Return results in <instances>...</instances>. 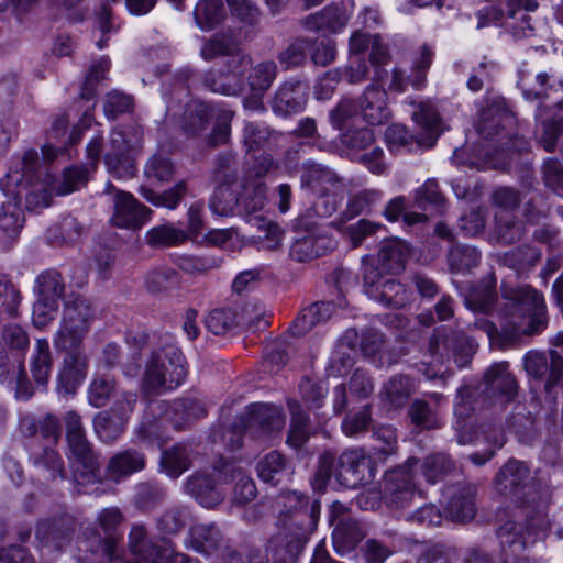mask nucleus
<instances>
[{"label":"nucleus","instance_id":"nucleus-61","mask_svg":"<svg viewBox=\"0 0 563 563\" xmlns=\"http://www.w3.org/2000/svg\"><path fill=\"white\" fill-rule=\"evenodd\" d=\"M93 428L99 439L104 443H112L125 431L126 423L109 410L97 413L93 418Z\"/></svg>","mask_w":563,"mask_h":563},{"label":"nucleus","instance_id":"nucleus-23","mask_svg":"<svg viewBox=\"0 0 563 563\" xmlns=\"http://www.w3.org/2000/svg\"><path fill=\"white\" fill-rule=\"evenodd\" d=\"M521 526L509 520L497 530L503 563H537L536 560L520 554L527 548V540L522 536Z\"/></svg>","mask_w":563,"mask_h":563},{"label":"nucleus","instance_id":"nucleus-62","mask_svg":"<svg viewBox=\"0 0 563 563\" xmlns=\"http://www.w3.org/2000/svg\"><path fill=\"white\" fill-rule=\"evenodd\" d=\"M224 16L222 0H199L194 10L197 26L202 31L216 27Z\"/></svg>","mask_w":563,"mask_h":563},{"label":"nucleus","instance_id":"nucleus-64","mask_svg":"<svg viewBox=\"0 0 563 563\" xmlns=\"http://www.w3.org/2000/svg\"><path fill=\"white\" fill-rule=\"evenodd\" d=\"M213 107L205 102H194L188 106L185 114L184 131L196 136L206 130L209 119L213 115Z\"/></svg>","mask_w":563,"mask_h":563},{"label":"nucleus","instance_id":"nucleus-47","mask_svg":"<svg viewBox=\"0 0 563 563\" xmlns=\"http://www.w3.org/2000/svg\"><path fill=\"white\" fill-rule=\"evenodd\" d=\"M164 364L157 354V351L152 352L151 357L145 364V371L141 383V391L145 398L156 397L167 390L168 382L164 376Z\"/></svg>","mask_w":563,"mask_h":563},{"label":"nucleus","instance_id":"nucleus-6","mask_svg":"<svg viewBox=\"0 0 563 563\" xmlns=\"http://www.w3.org/2000/svg\"><path fill=\"white\" fill-rule=\"evenodd\" d=\"M321 505L318 499L292 517H286L282 526L287 530L285 543L273 549V563H297L310 536L316 531L320 519Z\"/></svg>","mask_w":563,"mask_h":563},{"label":"nucleus","instance_id":"nucleus-37","mask_svg":"<svg viewBox=\"0 0 563 563\" xmlns=\"http://www.w3.org/2000/svg\"><path fill=\"white\" fill-rule=\"evenodd\" d=\"M287 405L290 413V424L286 442L289 446L300 450L312 434L311 420L298 400H288Z\"/></svg>","mask_w":563,"mask_h":563},{"label":"nucleus","instance_id":"nucleus-48","mask_svg":"<svg viewBox=\"0 0 563 563\" xmlns=\"http://www.w3.org/2000/svg\"><path fill=\"white\" fill-rule=\"evenodd\" d=\"M528 140L515 136L509 140L506 148L498 150L493 157L485 162V165L501 173H516L519 161L515 156L528 151Z\"/></svg>","mask_w":563,"mask_h":563},{"label":"nucleus","instance_id":"nucleus-39","mask_svg":"<svg viewBox=\"0 0 563 563\" xmlns=\"http://www.w3.org/2000/svg\"><path fill=\"white\" fill-rule=\"evenodd\" d=\"M485 103L479 112L477 130L483 137L492 139L499 133V126L509 119V113L501 97L486 99Z\"/></svg>","mask_w":563,"mask_h":563},{"label":"nucleus","instance_id":"nucleus-57","mask_svg":"<svg viewBox=\"0 0 563 563\" xmlns=\"http://www.w3.org/2000/svg\"><path fill=\"white\" fill-rule=\"evenodd\" d=\"M167 492L157 481L141 482L135 487L134 505L142 511H152L161 506Z\"/></svg>","mask_w":563,"mask_h":563},{"label":"nucleus","instance_id":"nucleus-40","mask_svg":"<svg viewBox=\"0 0 563 563\" xmlns=\"http://www.w3.org/2000/svg\"><path fill=\"white\" fill-rule=\"evenodd\" d=\"M92 316L93 312L88 300L76 297L65 302L60 327L87 335Z\"/></svg>","mask_w":563,"mask_h":563},{"label":"nucleus","instance_id":"nucleus-51","mask_svg":"<svg viewBox=\"0 0 563 563\" xmlns=\"http://www.w3.org/2000/svg\"><path fill=\"white\" fill-rule=\"evenodd\" d=\"M482 258V253L472 245L453 243L448 251L446 262L451 273L466 274L476 268Z\"/></svg>","mask_w":563,"mask_h":563},{"label":"nucleus","instance_id":"nucleus-16","mask_svg":"<svg viewBox=\"0 0 563 563\" xmlns=\"http://www.w3.org/2000/svg\"><path fill=\"white\" fill-rule=\"evenodd\" d=\"M76 527L75 517L63 514L58 517L41 520L35 530V538L41 545L62 551L69 545Z\"/></svg>","mask_w":563,"mask_h":563},{"label":"nucleus","instance_id":"nucleus-32","mask_svg":"<svg viewBox=\"0 0 563 563\" xmlns=\"http://www.w3.org/2000/svg\"><path fill=\"white\" fill-rule=\"evenodd\" d=\"M518 85L526 100H543L551 92H563V80H559L545 71L538 73L533 77L530 74H521Z\"/></svg>","mask_w":563,"mask_h":563},{"label":"nucleus","instance_id":"nucleus-63","mask_svg":"<svg viewBox=\"0 0 563 563\" xmlns=\"http://www.w3.org/2000/svg\"><path fill=\"white\" fill-rule=\"evenodd\" d=\"M3 375H5V380H8L9 387L13 390L15 399L26 401L33 396L34 389L27 377L24 362H21V365L2 367Z\"/></svg>","mask_w":563,"mask_h":563},{"label":"nucleus","instance_id":"nucleus-17","mask_svg":"<svg viewBox=\"0 0 563 563\" xmlns=\"http://www.w3.org/2000/svg\"><path fill=\"white\" fill-rule=\"evenodd\" d=\"M75 462L74 478L79 485L101 482L100 454L88 439L68 444Z\"/></svg>","mask_w":563,"mask_h":563},{"label":"nucleus","instance_id":"nucleus-5","mask_svg":"<svg viewBox=\"0 0 563 563\" xmlns=\"http://www.w3.org/2000/svg\"><path fill=\"white\" fill-rule=\"evenodd\" d=\"M412 119L420 126L422 133L415 136L408 133L402 124H391L386 129L385 139L390 150L404 147L408 152H418L430 148L443 131L442 122L437 109L430 101L420 102Z\"/></svg>","mask_w":563,"mask_h":563},{"label":"nucleus","instance_id":"nucleus-27","mask_svg":"<svg viewBox=\"0 0 563 563\" xmlns=\"http://www.w3.org/2000/svg\"><path fill=\"white\" fill-rule=\"evenodd\" d=\"M410 254L409 245L399 239H390L380 244L376 256L373 258L374 265L378 266L383 274H398L405 269L407 258Z\"/></svg>","mask_w":563,"mask_h":563},{"label":"nucleus","instance_id":"nucleus-53","mask_svg":"<svg viewBox=\"0 0 563 563\" xmlns=\"http://www.w3.org/2000/svg\"><path fill=\"white\" fill-rule=\"evenodd\" d=\"M536 118L541 123L540 143L547 151L555 147L556 141L563 131V115L552 112L548 107H539Z\"/></svg>","mask_w":563,"mask_h":563},{"label":"nucleus","instance_id":"nucleus-35","mask_svg":"<svg viewBox=\"0 0 563 563\" xmlns=\"http://www.w3.org/2000/svg\"><path fill=\"white\" fill-rule=\"evenodd\" d=\"M351 11L344 3H332L320 12L306 18L305 25L311 31H341L347 23Z\"/></svg>","mask_w":563,"mask_h":563},{"label":"nucleus","instance_id":"nucleus-25","mask_svg":"<svg viewBox=\"0 0 563 563\" xmlns=\"http://www.w3.org/2000/svg\"><path fill=\"white\" fill-rule=\"evenodd\" d=\"M357 108L363 120L371 125L384 124L390 117L387 106V92L376 84H371L366 87Z\"/></svg>","mask_w":563,"mask_h":563},{"label":"nucleus","instance_id":"nucleus-8","mask_svg":"<svg viewBox=\"0 0 563 563\" xmlns=\"http://www.w3.org/2000/svg\"><path fill=\"white\" fill-rule=\"evenodd\" d=\"M369 255L362 257L363 287L373 300L388 308L400 309L410 301L406 287L395 278L386 277Z\"/></svg>","mask_w":563,"mask_h":563},{"label":"nucleus","instance_id":"nucleus-45","mask_svg":"<svg viewBox=\"0 0 563 563\" xmlns=\"http://www.w3.org/2000/svg\"><path fill=\"white\" fill-rule=\"evenodd\" d=\"M239 216L250 217L263 209L267 198V187L260 178H247L239 189Z\"/></svg>","mask_w":563,"mask_h":563},{"label":"nucleus","instance_id":"nucleus-49","mask_svg":"<svg viewBox=\"0 0 563 563\" xmlns=\"http://www.w3.org/2000/svg\"><path fill=\"white\" fill-rule=\"evenodd\" d=\"M506 424L508 431L514 433L518 441L525 444H530L538 434L536 418L526 405H516Z\"/></svg>","mask_w":563,"mask_h":563},{"label":"nucleus","instance_id":"nucleus-2","mask_svg":"<svg viewBox=\"0 0 563 563\" xmlns=\"http://www.w3.org/2000/svg\"><path fill=\"white\" fill-rule=\"evenodd\" d=\"M200 54L203 59H212L218 56H228L227 73L219 75L208 74L205 78V86L213 92L225 96H239L246 86L252 96L244 100V107L250 110L263 108L262 97L273 85L277 66L272 60H264L253 65L251 57L241 52L239 43L231 34L219 33L213 35L202 46Z\"/></svg>","mask_w":563,"mask_h":563},{"label":"nucleus","instance_id":"nucleus-15","mask_svg":"<svg viewBox=\"0 0 563 563\" xmlns=\"http://www.w3.org/2000/svg\"><path fill=\"white\" fill-rule=\"evenodd\" d=\"M483 386L485 398L500 404L514 401L519 389L507 362L493 364L485 373Z\"/></svg>","mask_w":563,"mask_h":563},{"label":"nucleus","instance_id":"nucleus-7","mask_svg":"<svg viewBox=\"0 0 563 563\" xmlns=\"http://www.w3.org/2000/svg\"><path fill=\"white\" fill-rule=\"evenodd\" d=\"M555 347L550 351V362L545 353L530 351L525 355L523 366L528 376L544 383V400L555 410L559 391L563 388V335L558 336Z\"/></svg>","mask_w":563,"mask_h":563},{"label":"nucleus","instance_id":"nucleus-11","mask_svg":"<svg viewBox=\"0 0 563 563\" xmlns=\"http://www.w3.org/2000/svg\"><path fill=\"white\" fill-rule=\"evenodd\" d=\"M429 352L432 356H439L438 362L443 361L444 353H451L457 366L464 367L471 362L475 349L472 340L465 333L438 329L430 338Z\"/></svg>","mask_w":563,"mask_h":563},{"label":"nucleus","instance_id":"nucleus-9","mask_svg":"<svg viewBox=\"0 0 563 563\" xmlns=\"http://www.w3.org/2000/svg\"><path fill=\"white\" fill-rule=\"evenodd\" d=\"M498 493L518 505L534 501L539 494L527 463L510 459L498 471L494 479Z\"/></svg>","mask_w":563,"mask_h":563},{"label":"nucleus","instance_id":"nucleus-3","mask_svg":"<svg viewBox=\"0 0 563 563\" xmlns=\"http://www.w3.org/2000/svg\"><path fill=\"white\" fill-rule=\"evenodd\" d=\"M376 466L363 449L344 451L339 457L332 451L323 452L311 479L314 490L323 492L332 477L339 487L355 489L373 482Z\"/></svg>","mask_w":563,"mask_h":563},{"label":"nucleus","instance_id":"nucleus-24","mask_svg":"<svg viewBox=\"0 0 563 563\" xmlns=\"http://www.w3.org/2000/svg\"><path fill=\"white\" fill-rule=\"evenodd\" d=\"M8 200L2 201V250H10L19 239L24 227L22 197L18 192H5Z\"/></svg>","mask_w":563,"mask_h":563},{"label":"nucleus","instance_id":"nucleus-36","mask_svg":"<svg viewBox=\"0 0 563 563\" xmlns=\"http://www.w3.org/2000/svg\"><path fill=\"white\" fill-rule=\"evenodd\" d=\"M419 464V459L409 457L405 464L398 465L385 473L382 490L383 500L405 489L416 492L415 474L412 468Z\"/></svg>","mask_w":563,"mask_h":563},{"label":"nucleus","instance_id":"nucleus-59","mask_svg":"<svg viewBox=\"0 0 563 563\" xmlns=\"http://www.w3.org/2000/svg\"><path fill=\"white\" fill-rule=\"evenodd\" d=\"M421 468L426 479L434 484L453 474L456 471V464L449 454L439 452L428 455Z\"/></svg>","mask_w":563,"mask_h":563},{"label":"nucleus","instance_id":"nucleus-1","mask_svg":"<svg viewBox=\"0 0 563 563\" xmlns=\"http://www.w3.org/2000/svg\"><path fill=\"white\" fill-rule=\"evenodd\" d=\"M122 514L118 508L103 509L98 516L99 528H88L77 542L79 563H191L185 554L174 553L168 543L162 539L153 541L142 526H134L129 536V545L134 561L121 559L123 552L120 543L122 536L118 527Z\"/></svg>","mask_w":563,"mask_h":563},{"label":"nucleus","instance_id":"nucleus-28","mask_svg":"<svg viewBox=\"0 0 563 563\" xmlns=\"http://www.w3.org/2000/svg\"><path fill=\"white\" fill-rule=\"evenodd\" d=\"M307 87L300 81H286L275 93L273 110L282 117L291 115L302 111L307 103Z\"/></svg>","mask_w":563,"mask_h":563},{"label":"nucleus","instance_id":"nucleus-52","mask_svg":"<svg viewBox=\"0 0 563 563\" xmlns=\"http://www.w3.org/2000/svg\"><path fill=\"white\" fill-rule=\"evenodd\" d=\"M474 328L483 331L488 336L490 344L500 350L512 347L519 343V332L511 329L508 321L498 330L493 321L478 318L474 322Z\"/></svg>","mask_w":563,"mask_h":563},{"label":"nucleus","instance_id":"nucleus-30","mask_svg":"<svg viewBox=\"0 0 563 563\" xmlns=\"http://www.w3.org/2000/svg\"><path fill=\"white\" fill-rule=\"evenodd\" d=\"M497 278L494 272L488 273L472 286L465 296V306L475 312L490 313L497 302Z\"/></svg>","mask_w":563,"mask_h":563},{"label":"nucleus","instance_id":"nucleus-14","mask_svg":"<svg viewBox=\"0 0 563 563\" xmlns=\"http://www.w3.org/2000/svg\"><path fill=\"white\" fill-rule=\"evenodd\" d=\"M153 211L126 191H118L113 199L110 223L119 229L139 231L150 221Z\"/></svg>","mask_w":563,"mask_h":563},{"label":"nucleus","instance_id":"nucleus-56","mask_svg":"<svg viewBox=\"0 0 563 563\" xmlns=\"http://www.w3.org/2000/svg\"><path fill=\"white\" fill-rule=\"evenodd\" d=\"M187 240L188 234L185 230L169 223L153 227L145 234V242L152 249L177 246Z\"/></svg>","mask_w":563,"mask_h":563},{"label":"nucleus","instance_id":"nucleus-60","mask_svg":"<svg viewBox=\"0 0 563 563\" xmlns=\"http://www.w3.org/2000/svg\"><path fill=\"white\" fill-rule=\"evenodd\" d=\"M53 367V356L46 339H38L32 356L31 372L37 385L46 386Z\"/></svg>","mask_w":563,"mask_h":563},{"label":"nucleus","instance_id":"nucleus-38","mask_svg":"<svg viewBox=\"0 0 563 563\" xmlns=\"http://www.w3.org/2000/svg\"><path fill=\"white\" fill-rule=\"evenodd\" d=\"M166 418L176 430H183L192 421L206 416L205 406L197 399L179 398L167 405Z\"/></svg>","mask_w":563,"mask_h":563},{"label":"nucleus","instance_id":"nucleus-12","mask_svg":"<svg viewBox=\"0 0 563 563\" xmlns=\"http://www.w3.org/2000/svg\"><path fill=\"white\" fill-rule=\"evenodd\" d=\"M89 178H37L25 194L29 210L47 208L54 196H65L85 187Z\"/></svg>","mask_w":563,"mask_h":563},{"label":"nucleus","instance_id":"nucleus-20","mask_svg":"<svg viewBox=\"0 0 563 563\" xmlns=\"http://www.w3.org/2000/svg\"><path fill=\"white\" fill-rule=\"evenodd\" d=\"M521 508L523 523L521 526L522 536L527 540V547L533 544L538 539L544 538L550 530V521L545 511L547 505L540 496L534 501L518 505ZM517 523V521H515Z\"/></svg>","mask_w":563,"mask_h":563},{"label":"nucleus","instance_id":"nucleus-41","mask_svg":"<svg viewBox=\"0 0 563 563\" xmlns=\"http://www.w3.org/2000/svg\"><path fill=\"white\" fill-rule=\"evenodd\" d=\"M333 249V242L325 235L308 234L297 239L289 251L290 257L296 262H308L325 255Z\"/></svg>","mask_w":563,"mask_h":563},{"label":"nucleus","instance_id":"nucleus-22","mask_svg":"<svg viewBox=\"0 0 563 563\" xmlns=\"http://www.w3.org/2000/svg\"><path fill=\"white\" fill-rule=\"evenodd\" d=\"M254 437H262L284 424L282 411L278 407L269 404H252L245 415H241Z\"/></svg>","mask_w":563,"mask_h":563},{"label":"nucleus","instance_id":"nucleus-46","mask_svg":"<svg viewBox=\"0 0 563 563\" xmlns=\"http://www.w3.org/2000/svg\"><path fill=\"white\" fill-rule=\"evenodd\" d=\"M164 364L163 374L168 382V388L175 389L180 386L187 377V367L184 354L174 345H166L157 351Z\"/></svg>","mask_w":563,"mask_h":563},{"label":"nucleus","instance_id":"nucleus-54","mask_svg":"<svg viewBox=\"0 0 563 563\" xmlns=\"http://www.w3.org/2000/svg\"><path fill=\"white\" fill-rule=\"evenodd\" d=\"M31 461L35 470L42 473L47 481L66 477L64 460L51 446H45L41 452L33 454Z\"/></svg>","mask_w":563,"mask_h":563},{"label":"nucleus","instance_id":"nucleus-50","mask_svg":"<svg viewBox=\"0 0 563 563\" xmlns=\"http://www.w3.org/2000/svg\"><path fill=\"white\" fill-rule=\"evenodd\" d=\"M256 472L263 482L276 486L291 474V466L282 453L272 451L258 461Z\"/></svg>","mask_w":563,"mask_h":563},{"label":"nucleus","instance_id":"nucleus-33","mask_svg":"<svg viewBox=\"0 0 563 563\" xmlns=\"http://www.w3.org/2000/svg\"><path fill=\"white\" fill-rule=\"evenodd\" d=\"M191 548L206 555H219L225 547V540L216 523H199L190 528L189 531Z\"/></svg>","mask_w":563,"mask_h":563},{"label":"nucleus","instance_id":"nucleus-19","mask_svg":"<svg viewBox=\"0 0 563 563\" xmlns=\"http://www.w3.org/2000/svg\"><path fill=\"white\" fill-rule=\"evenodd\" d=\"M146 464L147 460L143 451L135 448H126L109 459L104 476L114 483H120L131 475L145 470Z\"/></svg>","mask_w":563,"mask_h":563},{"label":"nucleus","instance_id":"nucleus-44","mask_svg":"<svg viewBox=\"0 0 563 563\" xmlns=\"http://www.w3.org/2000/svg\"><path fill=\"white\" fill-rule=\"evenodd\" d=\"M334 306L329 301L316 302L302 309L300 314L292 321L289 328L295 336H302L313 327L330 319Z\"/></svg>","mask_w":563,"mask_h":563},{"label":"nucleus","instance_id":"nucleus-58","mask_svg":"<svg viewBox=\"0 0 563 563\" xmlns=\"http://www.w3.org/2000/svg\"><path fill=\"white\" fill-rule=\"evenodd\" d=\"M139 191L143 198L156 207L176 209L181 199L187 195L188 188L186 181L180 180L174 187L162 192L146 186H141Z\"/></svg>","mask_w":563,"mask_h":563},{"label":"nucleus","instance_id":"nucleus-43","mask_svg":"<svg viewBox=\"0 0 563 563\" xmlns=\"http://www.w3.org/2000/svg\"><path fill=\"white\" fill-rule=\"evenodd\" d=\"M475 490L471 486L454 489L446 503L445 512L455 522H466L475 516Z\"/></svg>","mask_w":563,"mask_h":563},{"label":"nucleus","instance_id":"nucleus-13","mask_svg":"<svg viewBox=\"0 0 563 563\" xmlns=\"http://www.w3.org/2000/svg\"><path fill=\"white\" fill-rule=\"evenodd\" d=\"M335 520L338 522L332 532L334 549L340 554L349 553L364 539L365 532L361 523L352 518L339 501L332 504L329 516L330 525H333Z\"/></svg>","mask_w":563,"mask_h":563},{"label":"nucleus","instance_id":"nucleus-42","mask_svg":"<svg viewBox=\"0 0 563 563\" xmlns=\"http://www.w3.org/2000/svg\"><path fill=\"white\" fill-rule=\"evenodd\" d=\"M417 389L415 379L405 374L391 376L383 386V400L391 408H402Z\"/></svg>","mask_w":563,"mask_h":563},{"label":"nucleus","instance_id":"nucleus-21","mask_svg":"<svg viewBox=\"0 0 563 563\" xmlns=\"http://www.w3.org/2000/svg\"><path fill=\"white\" fill-rule=\"evenodd\" d=\"M219 476L220 481L224 482V485L234 484L231 497L233 505H246L257 496L254 481L235 462L225 460L224 466L220 468Z\"/></svg>","mask_w":563,"mask_h":563},{"label":"nucleus","instance_id":"nucleus-10","mask_svg":"<svg viewBox=\"0 0 563 563\" xmlns=\"http://www.w3.org/2000/svg\"><path fill=\"white\" fill-rule=\"evenodd\" d=\"M225 460H220L213 465L211 473L197 471L192 473L183 484L185 494L192 497L200 506L207 509H214L220 506L227 492L223 489L224 482L220 481V468L224 466Z\"/></svg>","mask_w":563,"mask_h":563},{"label":"nucleus","instance_id":"nucleus-29","mask_svg":"<svg viewBox=\"0 0 563 563\" xmlns=\"http://www.w3.org/2000/svg\"><path fill=\"white\" fill-rule=\"evenodd\" d=\"M19 429L26 438L41 435L48 444L56 445L62 438V424L57 416L46 413L37 419L33 415H25L20 418Z\"/></svg>","mask_w":563,"mask_h":563},{"label":"nucleus","instance_id":"nucleus-34","mask_svg":"<svg viewBox=\"0 0 563 563\" xmlns=\"http://www.w3.org/2000/svg\"><path fill=\"white\" fill-rule=\"evenodd\" d=\"M192 450L186 443L178 442L161 453L158 468L170 479L179 478L192 466Z\"/></svg>","mask_w":563,"mask_h":563},{"label":"nucleus","instance_id":"nucleus-18","mask_svg":"<svg viewBox=\"0 0 563 563\" xmlns=\"http://www.w3.org/2000/svg\"><path fill=\"white\" fill-rule=\"evenodd\" d=\"M87 353L66 354L59 366L56 391L59 396H73L88 375Z\"/></svg>","mask_w":563,"mask_h":563},{"label":"nucleus","instance_id":"nucleus-55","mask_svg":"<svg viewBox=\"0 0 563 563\" xmlns=\"http://www.w3.org/2000/svg\"><path fill=\"white\" fill-rule=\"evenodd\" d=\"M372 439L371 454L376 461L384 462L388 456L397 453L398 440L394 427L383 424L373 428Z\"/></svg>","mask_w":563,"mask_h":563},{"label":"nucleus","instance_id":"nucleus-4","mask_svg":"<svg viewBox=\"0 0 563 563\" xmlns=\"http://www.w3.org/2000/svg\"><path fill=\"white\" fill-rule=\"evenodd\" d=\"M500 314L509 322L511 329L522 336L542 333L548 327L547 307L543 295L530 285L501 287Z\"/></svg>","mask_w":563,"mask_h":563},{"label":"nucleus","instance_id":"nucleus-31","mask_svg":"<svg viewBox=\"0 0 563 563\" xmlns=\"http://www.w3.org/2000/svg\"><path fill=\"white\" fill-rule=\"evenodd\" d=\"M30 346L27 332L19 324H9L2 329V367L21 365Z\"/></svg>","mask_w":563,"mask_h":563},{"label":"nucleus","instance_id":"nucleus-26","mask_svg":"<svg viewBox=\"0 0 563 563\" xmlns=\"http://www.w3.org/2000/svg\"><path fill=\"white\" fill-rule=\"evenodd\" d=\"M244 180L247 178H224L209 200L210 210L221 217L239 214V189L243 187Z\"/></svg>","mask_w":563,"mask_h":563}]
</instances>
